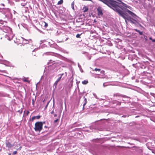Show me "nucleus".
Segmentation results:
<instances>
[{"label": "nucleus", "mask_w": 155, "mask_h": 155, "mask_svg": "<svg viewBox=\"0 0 155 155\" xmlns=\"http://www.w3.org/2000/svg\"><path fill=\"white\" fill-rule=\"evenodd\" d=\"M113 96L114 97H118V98H117V99L118 100L121 101H120L117 100H116L113 101H112V103L113 104H115L116 105L120 106L121 105L122 103H127L128 100H126L123 99L124 98H129V97L125 95H123L119 93H116L114 94Z\"/></svg>", "instance_id": "obj_1"}, {"label": "nucleus", "mask_w": 155, "mask_h": 155, "mask_svg": "<svg viewBox=\"0 0 155 155\" xmlns=\"http://www.w3.org/2000/svg\"><path fill=\"white\" fill-rule=\"evenodd\" d=\"M0 12L4 14L5 17L8 19H11L12 18V16L11 13L10 12V9L8 8H0Z\"/></svg>", "instance_id": "obj_2"}, {"label": "nucleus", "mask_w": 155, "mask_h": 155, "mask_svg": "<svg viewBox=\"0 0 155 155\" xmlns=\"http://www.w3.org/2000/svg\"><path fill=\"white\" fill-rule=\"evenodd\" d=\"M34 129L36 132H40L42 130H44L42 123L38 121L36 122L35 124Z\"/></svg>", "instance_id": "obj_3"}, {"label": "nucleus", "mask_w": 155, "mask_h": 155, "mask_svg": "<svg viewBox=\"0 0 155 155\" xmlns=\"http://www.w3.org/2000/svg\"><path fill=\"white\" fill-rule=\"evenodd\" d=\"M3 32L11 34L12 32V29L8 26H4L2 28V29L0 28V32L2 33Z\"/></svg>", "instance_id": "obj_4"}, {"label": "nucleus", "mask_w": 155, "mask_h": 155, "mask_svg": "<svg viewBox=\"0 0 155 155\" xmlns=\"http://www.w3.org/2000/svg\"><path fill=\"white\" fill-rule=\"evenodd\" d=\"M12 142L11 139H9L8 140H6L5 142L6 147L8 148H10L14 146V144H11Z\"/></svg>", "instance_id": "obj_5"}, {"label": "nucleus", "mask_w": 155, "mask_h": 155, "mask_svg": "<svg viewBox=\"0 0 155 155\" xmlns=\"http://www.w3.org/2000/svg\"><path fill=\"white\" fill-rule=\"evenodd\" d=\"M88 127L91 130H92L93 129H98L100 127V126L97 123H94L91 126H89V127Z\"/></svg>", "instance_id": "obj_6"}, {"label": "nucleus", "mask_w": 155, "mask_h": 155, "mask_svg": "<svg viewBox=\"0 0 155 155\" xmlns=\"http://www.w3.org/2000/svg\"><path fill=\"white\" fill-rule=\"evenodd\" d=\"M45 54L47 55L50 54L56 57H59L61 56V55L58 53H56L53 52H47L45 53Z\"/></svg>", "instance_id": "obj_7"}, {"label": "nucleus", "mask_w": 155, "mask_h": 155, "mask_svg": "<svg viewBox=\"0 0 155 155\" xmlns=\"http://www.w3.org/2000/svg\"><path fill=\"white\" fill-rule=\"evenodd\" d=\"M98 15L99 16H101L103 15L102 10L101 7H99L97 9Z\"/></svg>", "instance_id": "obj_8"}, {"label": "nucleus", "mask_w": 155, "mask_h": 155, "mask_svg": "<svg viewBox=\"0 0 155 155\" xmlns=\"http://www.w3.org/2000/svg\"><path fill=\"white\" fill-rule=\"evenodd\" d=\"M41 117V116L40 115H38L37 116H34L31 119H30V120H31L32 121H33V120L35 119H39L40 117Z\"/></svg>", "instance_id": "obj_9"}, {"label": "nucleus", "mask_w": 155, "mask_h": 155, "mask_svg": "<svg viewBox=\"0 0 155 155\" xmlns=\"http://www.w3.org/2000/svg\"><path fill=\"white\" fill-rule=\"evenodd\" d=\"M83 97L84 98V101H83L84 104H83V109L84 110V106H85V105L86 104H87V99L83 95Z\"/></svg>", "instance_id": "obj_10"}, {"label": "nucleus", "mask_w": 155, "mask_h": 155, "mask_svg": "<svg viewBox=\"0 0 155 155\" xmlns=\"http://www.w3.org/2000/svg\"><path fill=\"white\" fill-rule=\"evenodd\" d=\"M62 78L61 77H59L57 80L55 81V83L54 84V86L55 85V87L56 86L57 84H58V82Z\"/></svg>", "instance_id": "obj_11"}, {"label": "nucleus", "mask_w": 155, "mask_h": 155, "mask_svg": "<svg viewBox=\"0 0 155 155\" xmlns=\"http://www.w3.org/2000/svg\"><path fill=\"white\" fill-rule=\"evenodd\" d=\"M44 128L45 129V130L42 132V133L43 134L45 132H47L49 130V127L45 126L44 127Z\"/></svg>", "instance_id": "obj_12"}, {"label": "nucleus", "mask_w": 155, "mask_h": 155, "mask_svg": "<svg viewBox=\"0 0 155 155\" xmlns=\"http://www.w3.org/2000/svg\"><path fill=\"white\" fill-rule=\"evenodd\" d=\"M64 75V74L62 73V74H59L58 76L60 75V77H61L62 79H63L65 78V77H66L67 75V73L66 72H65V75L62 77V76Z\"/></svg>", "instance_id": "obj_13"}, {"label": "nucleus", "mask_w": 155, "mask_h": 155, "mask_svg": "<svg viewBox=\"0 0 155 155\" xmlns=\"http://www.w3.org/2000/svg\"><path fill=\"white\" fill-rule=\"evenodd\" d=\"M88 8L86 7V6H84L83 7V12H87V11L88 10Z\"/></svg>", "instance_id": "obj_14"}, {"label": "nucleus", "mask_w": 155, "mask_h": 155, "mask_svg": "<svg viewBox=\"0 0 155 155\" xmlns=\"http://www.w3.org/2000/svg\"><path fill=\"white\" fill-rule=\"evenodd\" d=\"M11 35H10V36ZM11 38H10L9 36H8V35H6V38H7V39L9 40V41H10L12 39V38L13 37V36H11Z\"/></svg>", "instance_id": "obj_15"}, {"label": "nucleus", "mask_w": 155, "mask_h": 155, "mask_svg": "<svg viewBox=\"0 0 155 155\" xmlns=\"http://www.w3.org/2000/svg\"><path fill=\"white\" fill-rule=\"evenodd\" d=\"M78 66L79 67L80 71L81 72H83L82 69L81 68V65L79 64V63H78Z\"/></svg>", "instance_id": "obj_16"}, {"label": "nucleus", "mask_w": 155, "mask_h": 155, "mask_svg": "<svg viewBox=\"0 0 155 155\" xmlns=\"http://www.w3.org/2000/svg\"><path fill=\"white\" fill-rule=\"evenodd\" d=\"M94 70L95 71H98L99 72H100V73H102V72H104L103 71H101V70L99 68H95Z\"/></svg>", "instance_id": "obj_17"}, {"label": "nucleus", "mask_w": 155, "mask_h": 155, "mask_svg": "<svg viewBox=\"0 0 155 155\" xmlns=\"http://www.w3.org/2000/svg\"><path fill=\"white\" fill-rule=\"evenodd\" d=\"M24 40L23 42H24L25 44L28 43V40L24 39L23 38H22Z\"/></svg>", "instance_id": "obj_18"}, {"label": "nucleus", "mask_w": 155, "mask_h": 155, "mask_svg": "<svg viewBox=\"0 0 155 155\" xmlns=\"http://www.w3.org/2000/svg\"><path fill=\"white\" fill-rule=\"evenodd\" d=\"M63 2V0H60L59 1H58V2L57 4L58 5L62 4Z\"/></svg>", "instance_id": "obj_19"}, {"label": "nucleus", "mask_w": 155, "mask_h": 155, "mask_svg": "<svg viewBox=\"0 0 155 155\" xmlns=\"http://www.w3.org/2000/svg\"><path fill=\"white\" fill-rule=\"evenodd\" d=\"M88 83V81L84 80L82 82V83L83 84H86Z\"/></svg>", "instance_id": "obj_20"}, {"label": "nucleus", "mask_w": 155, "mask_h": 155, "mask_svg": "<svg viewBox=\"0 0 155 155\" xmlns=\"http://www.w3.org/2000/svg\"><path fill=\"white\" fill-rule=\"evenodd\" d=\"M54 48L56 49H58V48H59V46L58 45L55 43H54Z\"/></svg>", "instance_id": "obj_21"}, {"label": "nucleus", "mask_w": 155, "mask_h": 155, "mask_svg": "<svg viewBox=\"0 0 155 155\" xmlns=\"http://www.w3.org/2000/svg\"><path fill=\"white\" fill-rule=\"evenodd\" d=\"M74 2H73L71 4V7H72V8L74 10Z\"/></svg>", "instance_id": "obj_22"}, {"label": "nucleus", "mask_w": 155, "mask_h": 155, "mask_svg": "<svg viewBox=\"0 0 155 155\" xmlns=\"http://www.w3.org/2000/svg\"><path fill=\"white\" fill-rule=\"evenodd\" d=\"M138 32L139 33V34L140 35H143V31H141L140 30H139Z\"/></svg>", "instance_id": "obj_23"}, {"label": "nucleus", "mask_w": 155, "mask_h": 155, "mask_svg": "<svg viewBox=\"0 0 155 155\" xmlns=\"http://www.w3.org/2000/svg\"><path fill=\"white\" fill-rule=\"evenodd\" d=\"M143 35V36L144 38L145 39V41H147V36L144 34Z\"/></svg>", "instance_id": "obj_24"}, {"label": "nucleus", "mask_w": 155, "mask_h": 155, "mask_svg": "<svg viewBox=\"0 0 155 155\" xmlns=\"http://www.w3.org/2000/svg\"><path fill=\"white\" fill-rule=\"evenodd\" d=\"M49 102H50V101H48V102L47 103V104L45 106V109H44L45 110V109H47V107H48V105Z\"/></svg>", "instance_id": "obj_25"}, {"label": "nucleus", "mask_w": 155, "mask_h": 155, "mask_svg": "<svg viewBox=\"0 0 155 155\" xmlns=\"http://www.w3.org/2000/svg\"><path fill=\"white\" fill-rule=\"evenodd\" d=\"M81 34H77L76 35V37L77 38H81V37H80V35H81Z\"/></svg>", "instance_id": "obj_26"}, {"label": "nucleus", "mask_w": 155, "mask_h": 155, "mask_svg": "<svg viewBox=\"0 0 155 155\" xmlns=\"http://www.w3.org/2000/svg\"><path fill=\"white\" fill-rule=\"evenodd\" d=\"M140 67L141 68H145V66L143 65H140Z\"/></svg>", "instance_id": "obj_27"}, {"label": "nucleus", "mask_w": 155, "mask_h": 155, "mask_svg": "<svg viewBox=\"0 0 155 155\" xmlns=\"http://www.w3.org/2000/svg\"><path fill=\"white\" fill-rule=\"evenodd\" d=\"M17 153V151H14L12 153V155H15Z\"/></svg>", "instance_id": "obj_28"}, {"label": "nucleus", "mask_w": 155, "mask_h": 155, "mask_svg": "<svg viewBox=\"0 0 155 155\" xmlns=\"http://www.w3.org/2000/svg\"><path fill=\"white\" fill-rule=\"evenodd\" d=\"M129 58V59H130L132 61H133L134 60H135V59H134L133 57H130Z\"/></svg>", "instance_id": "obj_29"}, {"label": "nucleus", "mask_w": 155, "mask_h": 155, "mask_svg": "<svg viewBox=\"0 0 155 155\" xmlns=\"http://www.w3.org/2000/svg\"><path fill=\"white\" fill-rule=\"evenodd\" d=\"M28 11V7H25V11L26 12H27Z\"/></svg>", "instance_id": "obj_30"}, {"label": "nucleus", "mask_w": 155, "mask_h": 155, "mask_svg": "<svg viewBox=\"0 0 155 155\" xmlns=\"http://www.w3.org/2000/svg\"><path fill=\"white\" fill-rule=\"evenodd\" d=\"M54 43L53 42V43L51 44V46H50L51 47L54 48Z\"/></svg>", "instance_id": "obj_31"}, {"label": "nucleus", "mask_w": 155, "mask_h": 155, "mask_svg": "<svg viewBox=\"0 0 155 155\" xmlns=\"http://www.w3.org/2000/svg\"><path fill=\"white\" fill-rule=\"evenodd\" d=\"M59 119H57L55 120L54 121V123H56V122H58V121H59Z\"/></svg>", "instance_id": "obj_32"}, {"label": "nucleus", "mask_w": 155, "mask_h": 155, "mask_svg": "<svg viewBox=\"0 0 155 155\" xmlns=\"http://www.w3.org/2000/svg\"><path fill=\"white\" fill-rule=\"evenodd\" d=\"M45 23L44 27L45 28H46L48 26V24L45 22Z\"/></svg>", "instance_id": "obj_33"}, {"label": "nucleus", "mask_w": 155, "mask_h": 155, "mask_svg": "<svg viewBox=\"0 0 155 155\" xmlns=\"http://www.w3.org/2000/svg\"><path fill=\"white\" fill-rule=\"evenodd\" d=\"M32 104L33 105H34L35 104V102L34 101V99L33 98L32 99Z\"/></svg>", "instance_id": "obj_34"}, {"label": "nucleus", "mask_w": 155, "mask_h": 155, "mask_svg": "<svg viewBox=\"0 0 155 155\" xmlns=\"http://www.w3.org/2000/svg\"><path fill=\"white\" fill-rule=\"evenodd\" d=\"M106 84V83H104L103 84V86H104V87H105L106 86H107V85Z\"/></svg>", "instance_id": "obj_35"}, {"label": "nucleus", "mask_w": 155, "mask_h": 155, "mask_svg": "<svg viewBox=\"0 0 155 155\" xmlns=\"http://www.w3.org/2000/svg\"><path fill=\"white\" fill-rule=\"evenodd\" d=\"M42 123V125L43 126V125L44 124H45V121H40Z\"/></svg>", "instance_id": "obj_36"}, {"label": "nucleus", "mask_w": 155, "mask_h": 155, "mask_svg": "<svg viewBox=\"0 0 155 155\" xmlns=\"http://www.w3.org/2000/svg\"><path fill=\"white\" fill-rule=\"evenodd\" d=\"M18 112L20 113L21 114L22 112V110H18Z\"/></svg>", "instance_id": "obj_37"}, {"label": "nucleus", "mask_w": 155, "mask_h": 155, "mask_svg": "<svg viewBox=\"0 0 155 155\" xmlns=\"http://www.w3.org/2000/svg\"><path fill=\"white\" fill-rule=\"evenodd\" d=\"M133 30H134L135 31L138 32V31H139V30L137 29H133Z\"/></svg>", "instance_id": "obj_38"}, {"label": "nucleus", "mask_w": 155, "mask_h": 155, "mask_svg": "<svg viewBox=\"0 0 155 155\" xmlns=\"http://www.w3.org/2000/svg\"><path fill=\"white\" fill-rule=\"evenodd\" d=\"M52 43H51V42H48V45H49V46L50 47L51 46V44H52Z\"/></svg>", "instance_id": "obj_39"}, {"label": "nucleus", "mask_w": 155, "mask_h": 155, "mask_svg": "<svg viewBox=\"0 0 155 155\" xmlns=\"http://www.w3.org/2000/svg\"><path fill=\"white\" fill-rule=\"evenodd\" d=\"M26 4H25V3H21V6H25V5Z\"/></svg>", "instance_id": "obj_40"}, {"label": "nucleus", "mask_w": 155, "mask_h": 155, "mask_svg": "<svg viewBox=\"0 0 155 155\" xmlns=\"http://www.w3.org/2000/svg\"><path fill=\"white\" fill-rule=\"evenodd\" d=\"M137 64V63H134L133 64H132V65H133V66H134H134H135V65L136 64Z\"/></svg>", "instance_id": "obj_41"}, {"label": "nucleus", "mask_w": 155, "mask_h": 155, "mask_svg": "<svg viewBox=\"0 0 155 155\" xmlns=\"http://www.w3.org/2000/svg\"><path fill=\"white\" fill-rule=\"evenodd\" d=\"M93 95H94V96L95 97V98H97L96 95L95 94H93Z\"/></svg>", "instance_id": "obj_42"}, {"label": "nucleus", "mask_w": 155, "mask_h": 155, "mask_svg": "<svg viewBox=\"0 0 155 155\" xmlns=\"http://www.w3.org/2000/svg\"><path fill=\"white\" fill-rule=\"evenodd\" d=\"M78 92H79V94H80V95H81V94H82V92H80V91H79H79H78Z\"/></svg>", "instance_id": "obj_43"}, {"label": "nucleus", "mask_w": 155, "mask_h": 155, "mask_svg": "<svg viewBox=\"0 0 155 155\" xmlns=\"http://www.w3.org/2000/svg\"><path fill=\"white\" fill-rule=\"evenodd\" d=\"M22 148V147L21 146L18 149H17V150H21V148Z\"/></svg>", "instance_id": "obj_44"}, {"label": "nucleus", "mask_w": 155, "mask_h": 155, "mask_svg": "<svg viewBox=\"0 0 155 155\" xmlns=\"http://www.w3.org/2000/svg\"><path fill=\"white\" fill-rule=\"evenodd\" d=\"M54 116L55 117H57V114H54Z\"/></svg>", "instance_id": "obj_45"}, {"label": "nucleus", "mask_w": 155, "mask_h": 155, "mask_svg": "<svg viewBox=\"0 0 155 155\" xmlns=\"http://www.w3.org/2000/svg\"><path fill=\"white\" fill-rule=\"evenodd\" d=\"M149 39L150 40H151L152 41V40H153V39L152 38V37H150L149 38Z\"/></svg>", "instance_id": "obj_46"}, {"label": "nucleus", "mask_w": 155, "mask_h": 155, "mask_svg": "<svg viewBox=\"0 0 155 155\" xmlns=\"http://www.w3.org/2000/svg\"><path fill=\"white\" fill-rule=\"evenodd\" d=\"M54 113V110H53L52 111H51V114H53Z\"/></svg>", "instance_id": "obj_47"}, {"label": "nucleus", "mask_w": 155, "mask_h": 155, "mask_svg": "<svg viewBox=\"0 0 155 155\" xmlns=\"http://www.w3.org/2000/svg\"><path fill=\"white\" fill-rule=\"evenodd\" d=\"M37 30H38V31L40 32H41V33H42V31H40V30H39V29H37Z\"/></svg>", "instance_id": "obj_48"}, {"label": "nucleus", "mask_w": 155, "mask_h": 155, "mask_svg": "<svg viewBox=\"0 0 155 155\" xmlns=\"http://www.w3.org/2000/svg\"><path fill=\"white\" fill-rule=\"evenodd\" d=\"M27 115H28V114L29 113V111H27Z\"/></svg>", "instance_id": "obj_49"}, {"label": "nucleus", "mask_w": 155, "mask_h": 155, "mask_svg": "<svg viewBox=\"0 0 155 155\" xmlns=\"http://www.w3.org/2000/svg\"><path fill=\"white\" fill-rule=\"evenodd\" d=\"M88 59L89 60H90L91 59V57L90 56H88Z\"/></svg>", "instance_id": "obj_50"}, {"label": "nucleus", "mask_w": 155, "mask_h": 155, "mask_svg": "<svg viewBox=\"0 0 155 155\" xmlns=\"http://www.w3.org/2000/svg\"><path fill=\"white\" fill-rule=\"evenodd\" d=\"M68 39V38H66V39L65 40V41H67Z\"/></svg>", "instance_id": "obj_51"}, {"label": "nucleus", "mask_w": 155, "mask_h": 155, "mask_svg": "<svg viewBox=\"0 0 155 155\" xmlns=\"http://www.w3.org/2000/svg\"><path fill=\"white\" fill-rule=\"evenodd\" d=\"M99 139H98V138H97V139H94L93 140H99Z\"/></svg>", "instance_id": "obj_52"}, {"label": "nucleus", "mask_w": 155, "mask_h": 155, "mask_svg": "<svg viewBox=\"0 0 155 155\" xmlns=\"http://www.w3.org/2000/svg\"><path fill=\"white\" fill-rule=\"evenodd\" d=\"M23 81H24V82H27V81L26 80H25V79L24 80H23Z\"/></svg>", "instance_id": "obj_53"}, {"label": "nucleus", "mask_w": 155, "mask_h": 155, "mask_svg": "<svg viewBox=\"0 0 155 155\" xmlns=\"http://www.w3.org/2000/svg\"><path fill=\"white\" fill-rule=\"evenodd\" d=\"M85 91H83V92H82V94H84V93H85Z\"/></svg>", "instance_id": "obj_54"}, {"label": "nucleus", "mask_w": 155, "mask_h": 155, "mask_svg": "<svg viewBox=\"0 0 155 155\" xmlns=\"http://www.w3.org/2000/svg\"><path fill=\"white\" fill-rule=\"evenodd\" d=\"M139 116H137L135 117L136 118V117H139Z\"/></svg>", "instance_id": "obj_55"}, {"label": "nucleus", "mask_w": 155, "mask_h": 155, "mask_svg": "<svg viewBox=\"0 0 155 155\" xmlns=\"http://www.w3.org/2000/svg\"><path fill=\"white\" fill-rule=\"evenodd\" d=\"M45 100H44L43 101V102H45Z\"/></svg>", "instance_id": "obj_56"}, {"label": "nucleus", "mask_w": 155, "mask_h": 155, "mask_svg": "<svg viewBox=\"0 0 155 155\" xmlns=\"http://www.w3.org/2000/svg\"><path fill=\"white\" fill-rule=\"evenodd\" d=\"M2 5H3V6H4V4H2Z\"/></svg>", "instance_id": "obj_57"}, {"label": "nucleus", "mask_w": 155, "mask_h": 155, "mask_svg": "<svg viewBox=\"0 0 155 155\" xmlns=\"http://www.w3.org/2000/svg\"><path fill=\"white\" fill-rule=\"evenodd\" d=\"M74 130H78V129H77V128H76V129H74Z\"/></svg>", "instance_id": "obj_58"}, {"label": "nucleus", "mask_w": 155, "mask_h": 155, "mask_svg": "<svg viewBox=\"0 0 155 155\" xmlns=\"http://www.w3.org/2000/svg\"><path fill=\"white\" fill-rule=\"evenodd\" d=\"M14 13H15L16 12L15 11H14Z\"/></svg>", "instance_id": "obj_59"}, {"label": "nucleus", "mask_w": 155, "mask_h": 155, "mask_svg": "<svg viewBox=\"0 0 155 155\" xmlns=\"http://www.w3.org/2000/svg\"><path fill=\"white\" fill-rule=\"evenodd\" d=\"M79 97H80V98H81V96H80Z\"/></svg>", "instance_id": "obj_60"}, {"label": "nucleus", "mask_w": 155, "mask_h": 155, "mask_svg": "<svg viewBox=\"0 0 155 155\" xmlns=\"http://www.w3.org/2000/svg\"><path fill=\"white\" fill-rule=\"evenodd\" d=\"M6 63H9V62H8V61H6Z\"/></svg>", "instance_id": "obj_61"}, {"label": "nucleus", "mask_w": 155, "mask_h": 155, "mask_svg": "<svg viewBox=\"0 0 155 155\" xmlns=\"http://www.w3.org/2000/svg\"><path fill=\"white\" fill-rule=\"evenodd\" d=\"M41 48H43V45H42V46H41Z\"/></svg>", "instance_id": "obj_62"}, {"label": "nucleus", "mask_w": 155, "mask_h": 155, "mask_svg": "<svg viewBox=\"0 0 155 155\" xmlns=\"http://www.w3.org/2000/svg\"><path fill=\"white\" fill-rule=\"evenodd\" d=\"M0 24H2V23H1V22H0Z\"/></svg>", "instance_id": "obj_63"}, {"label": "nucleus", "mask_w": 155, "mask_h": 155, "mask_svg": "<svg viewBox=\"0 0 155 155\" xmlns=\"http://www.w3.org/2000/svg\"><path fill=\"white\" fill-rule=\"evenodd\" d=\"M109 45L110 46H111V45Z\"/></svg>", "instance_id": "obj_64"}]
</instances>
